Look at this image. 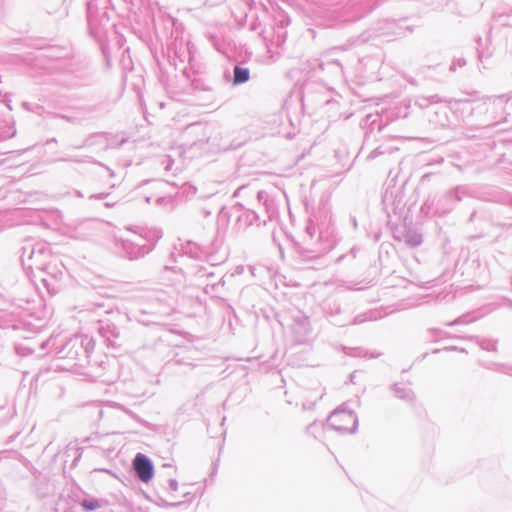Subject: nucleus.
Wrapping results in <instances>:
<instances>
[{"instance_id":"7ed1b4c3","label":"nucleus","mask_w":512,"mask_h":512,"mask_svg":"<svg viewBox=\"0 0 512 512\" xmlns=\"http://www.w3.org/2000/svg\"><path fill=\"white\" fill-rule=\"evenodd\" d=\"M249 79V71L248 69H244L241 67L236 66L234 68V84H242L247 82Z\"/></svg>"},{"instance_id":"20e7f679","label":"nucleus","mask_w":512,"mask_h":512,"mask_svg":"<svg viewBox=\"0 0 512 512\" xmlns=\"http://www.w3.org/2000/svg\"><path fill=\"white\" fill-rule=\"evenodd\" d=\"M82 506L84 509L91 511L98 509L100 507V504L96 500H84L82 502Z\"/></svg>"},{"instance_id":"f03ea898","label":"nucleus","mask_w":512,"mask_h":512,"mask_svg":"<svg viewBox=\"0 0 512 512\" xmlns=\"http://www.w3.org/2000/svg\"><path fill=\"white\" fill-rule=\"evenodd\" d=\"M133 468L141 481L148 482L152 479L153 465L145 455L138 453L135 456Z\"/></svg>"},{"instance_id":"f257e3e1","label":"nucleus","mask_w":512,"mask_h":512,"mask_svg":"<svg viewBox=\"0 0 512 512\" xmlns=\"http://www.w3.org/2000/svg\"><path fill=\"white\" fill-rule=\"evenodd\" d=\"M330 426L342 433H351L355 430L357 419L355 415L346 410H337L329 417Z\"/></svg>"}]
</instances>
